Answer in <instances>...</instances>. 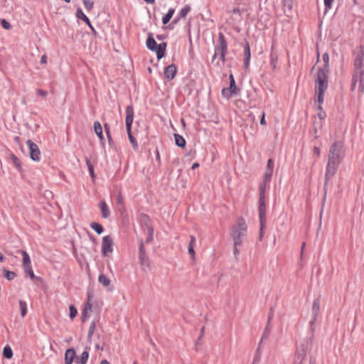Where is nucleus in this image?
<instances>
[{"label": "nucleus", "mask_w": 364, "mask_h": 364, "mask_svg": "<svg viewBox=\"0 0 364 364\" xmlns=\"http://www.w3.org/2000/svg\"><path fill=\"white\" fill-rule=\"evenodd\" d=\"M76 16L77 18L83 21L90 28H92V24L90 19L83 13L80 8H78L76 11Z\"/></svg>", "instance_id": "22"}, {"label": "nucleus", "mask_w": 364, "mask_h": 364, "mask_svg": "<svg viewBox=\"0 0 364 364\" xmlns=\"http://www.w3.org/2000/svg\"><path fill=\"white\" fill-rule=\"evenodd\" d=\"M31 279H34L36 278V276L33 272V270L31 269V271L28 272L27 273H26Z\"/></svg>", "instance_id": "63"}, {"label": "nucleus", "mask_w": 364, "mask_h": 364, "mask_svg": "<svg viewBox=\"0 0 364 364\" xmlns=\"http://www.w3.org/2000/svg\"><path fill=\"white\" fill-rule=\"evenodd\" d=\"M228 88H230V92L232 94H237V87L233 75L232 74L230 75V87Z\"/></svg>", "instance_id": "32"}, {"label": "nucleus", "mask_w": 364, "mask_h": 364, "mask_svg": "<svg viewBox=\"0 0 364 364\" xmlns=\"http://www.w3.org/2000/svg\"><path fill=\"white\" fill-rule=\"evenodd\" d=\"M329 71L318 70L316 90L317 94V101L319 104H322L324 100V93L328 88V73Z\"/></svg>", "instance_id": "3"}, {"label": "nucleus", "mask_w": 364, "mask_h": 364, "mask_svg": "<svg viewBox=\"0 0 364 364\" xmlns=\"http://www.w3.org/2000/svg\"><path fill=\"white\" fill-rule=\"evenodd\" d=\"M87 311L82 310L81 316L82 322H85L87 320Z\"/></svg>", "instance_id": "61"}, {"label": "nucleus", "mask_w": 364, "mask_h": 364, "mask_svg": "<svg viewBox=\"0 0 364 364\" xmlns=\"http://www.w3.org/2000/svg\"><path fill=\"white\" fill-rule=\"evenodd\" d=\"M37 93H38V95H39L40 96H41L43 97H46L48 95V92L43 90L41 89H38Z\"/></svg>", "instance_id": "49"}, {"label": "nucleus", "mask_w": 364, "mask_h": 364, "mask_svg": "<svg viewBox=\"0 0 364 364\" xmlns=\"http://www.w3.org/2000/svg\"><path fill=\"white\" fill-rule=\"evenodd\" d=\"M21 252L23 256V264H30L31 259L28 254L24 250H21Z\"/></svg>", "instance_id": "38"}, {"label": "nucleus", "mask_w": 364, "mask_h": 364, "mask_svg": "<svg viewBox=\"0 0 364 364\" xmlns=\"http://www.w3.org/2000/svg\"><path fill=\"white\" fill-rule=\"evenodd\" d=\"M339 166V164H333L328 162L325 173V181L323 185V189H324V195L323 198V203L326 200V193H327V186L328 184V182L330 179L336 174L337 169Z\"/></svg>", "instance_id": "5"}, {"label": "nucleus", "mask_w": 364, "mask_h": 364, "mask_svg": "<svg viewBox=\"0 0 364 364\" xmlns=\"http://www.w3.org/2000/svg\"><path fill=\"white\" fill-rule=\"evenodd\" d=\"M250 48L249 43L246 42L244 47V68L247 69L250 65Z\"/></svg>", "instance_id": "18"}, {"label": "nucleus", "mask_w": 364, "mask_h": 364, "mask_svg": "<svg viewBox=\"0 0 364 364\" xmlns=\"http://www.w3.org/2000/svg\"><path fill=\"white\" fill-rule=\"evenodd\" d=\"M323 60L324 62L323 67L319 69L326 71H329V55L327 53H325L323 55Z\"/></svg>", "instance_id": "31"}, {"label": "nucleus", "mask_w": 364, "mask_h": 364, "mask_svg": "<svg viewBox=\"0 0 364 364\" xmlns=\"http://www.w3.org/2000/svg\"><path fill=\"white\" fill-rule=\"evenodd\" d=\"M92 310V304L91 302H89V301H87L85 307L83 309V311H88Z\"/></svg>", "instance_id": "50"}, {"label": "nucleus", "mask_w": 364, "mask_h": 364, "mask_svg": "<svg viewBox=\"0 0 364 364\" xmlns=\"http://www.w3.org/2000/svg\"><path fill=\"white\" fill-rule=\"evenodd\" d=\"M320 311V299L317 298L312 306V319L310 322V325L312 327L314 323L316 321L318 313Z\"/></svg>", "instance_id": "15"}, {"label": "nucleus", "mask_w": 364, "mask_h": 364, "mask_svg": "<svg viewBox=\"0 0 364 364\" xmlns=\"http://www.w3.org/2000/svg\"><path fill=\"white\" fill-rule=\"evenodd\" d=\"M139 260L140 264L142 267L143 270H146V267H149V260L146 255V250L142 241L140 242L139 245Z\"/></svg>", "instance_id": "10"}, {"label": "nucleus", "mask_w": 364, "mask_h": 364, "mask_svg": "<svg viewBox=\"0 0 364 364\" xmlns=\"http://www.w3.org/2000/svg\"><path fill=\"white\" fill-rule=\"evenodd\" d=\"M95 328V321H92V323L90 324V328H89V330H88V333H87V339H88V341L91 340V338H92V334L94 333Z\"/></svg>", "instance_id": "39"}, {"label": "nucleus", "mask_w": 364, "mask_h": 364, "mask_svg": "<svg viewBox=\"0 0 364 364\" xmlns=\"http://www.w3.org/2000/svg\"><path fill=\"white\" fill-rule=\"evenodd\" d=\"M272 176H269V174H265L264 175V183H269L271 181Z\"/></svg>", "instance_id": "58"}, {"label": "nucleus", "mask_w": 364, "mask_h": 364, "mask_svg": "<svg viewBox=\"0 0 364 364\" xmlns=\"http://www.w3.org/2000/svg\"><path fill=\"white\" fill-rule=\"evenodd\" d=\"M88 348H85V350L82 353L80 357L79 358L77 362L81 364H86L87 360L89 358V352L87 350Z\"/></svg>", "instance_id": "26"}, {"label": "nucleus", "mask_w": 364, "mask_h": 364, "mask_svg": "<svg viewBox=\"0 0 364 364\" xmlns=\"http://www.w3.org/2000/svg\"><path fill=\"white\" fill-rule=\"evenodd\" d=\"M364 75V71L363 69H354L353 75L352 77V83H351V90H354L355 89L356 83L359 82V90L360 92H363V76Z\"/></svg>", "instance_id": "6"}, {"label": "nucleus", "mask_w": 364, "mask_h": 364, "mask_svg": "<svg viewBox=\"0 0 364 364\" xmlns=\"http://www.w3.org/2000/svg\"><path fill=\"white\" fill-rule=\"evenodd\" d=\"M146 44L147 48L152 51H154V49L156 48L157 43L154 40L152 33H150L148 34V38L146 39Z\"/></svg>", "instance_id": "23"}, {"label": "nucleus", "mask_w": 364, "mask_h": 364, "mask_svg": "<svg viewBox=\"0 0 364 364\" xmlns=\"http://www.w3.org/2000/svg\"><path fill=\"white\" fill-rule=\"evenodd\" d=\"M98 282L104 287H108L110 284L109 279L104 274H101L99 275Z\"/></svg>", "instance_id": "29"}, {"label": "nucleus", "mask_w": 364, "mask_h": 364, "mask_svg": "<svg viewBox=\"0 0 364 364\" xmlns=\"http://www.w3.org/2000/svg\"><path fill=\"white\" fill-rule=\"evenodd\" d=\"M273 315H274V309H273V307H271L270 310H269V315H268V323H267L268 325H269L270 321L272 318Z\"/></svg>", "instance_id": "53"}, {"label": "nucleus", "mask_w": 364, "mask_h": 364, "mask_svg": "<svg viewBox=\"0 0 364 364\" xmlns=\"http://www.w3.org/2000/svg\"><path fill=\"white\" fill-rule=\"evenodd\" d=\"M318 112L317 114V117L321 119V120H323L325 117H326V113L325 112L323 111V107L321 106V104H319L318 103Z\"/></svg>", "instance_id": "37"}, {"label": "nucleus", "mask_w": 364, "mask_h": 364, "mask_svg": "<svg viewBox=\"0 0 364 364\" xmlns=\"http://www.w3.org/2000/svg\"><path fill=\"white\" fill-rule=\"evenodd\" d=\"M266 183L263 182L259 185V218L260 223V230L259 240H262L263 235L264 233V229L266 225V205H265V191Z\"/></svg>", "instance_id": "1"}, {"label": "nucleus", "mask_w": 364, "mask_h": 364, "mask_svg": "<svg viewBox=\"0 0 364 364\" xmlns=\"http://www.w3.org/2000/svg\"><path fill=\"white\" fill-rule=\"evenodd\" d=\"M83 4L85 9L88 11H91L93 8L94 3L90 0H83Z\"/></svg>", "instance_id": "41"}, {"label": "nucleus", "mask_w": 364, "mask_h": 364, "mask_svg": "<svg viewBox=\"0 0 364 364\" xmlns=\"http://www.w3.org/2000/svg\"><path fill=\"white\" fill-rule=\"evenodd\" d=\"M264 117H265V113H264V112H263L262 114V117L260 119V122H259L260 124H262V125H264L266 124Z\"/></svg>", "instance_id": "62"}, {"label": "nucleus", "mask_w": 364, "mask_h": 364, "mask_svg": "<svg viewBox=\"0 0 364 364\" xmlns=\"http://www.w3.org/2000/svg\"><path fill=\"white\" fill-rule=\"evenodd\" d=\"M174 139L176 144L181 147L185 148L186 146V140L184 138L178 134H174Z\"/></svg>", "instance_id": "25"}, {"label": "nucleus", "mask_w": 364, "mask_h": 364, "mask_svg": "<svg viewBox=\"0 0 364 364\" xmlns=\"http://www.w3.org/2000/svg\"><path fill=\"white\" fill-rule=\"evenodd\" d=\"M333 0H324L325 6L328 9H330Z\"/></svg>", "instance_id": "57"}, {"label": "nucleus", "mask_w": 364, "mask_h": 364, "mask_svg": "<svg viewBox=\"0 0 364 364\" xmlns=\"http://www.w3.org/2000/svg\"><path fill=\"white\" fill-rule=\"evenodd\" d=\"M269 333H270V332H269V325L267 324V327H266V328H265V329H264V333H263V335H262V339H261V341H260L259 346L261 345V343H262V341H263L264 339H267V337H268V336H269Z\"/></svg>", "instance_id": "45"}, {"label": "nucleus", "mask_w": 364, "mask_h": 364, "mask_svg": "<svg viewBox=\"0 0 364 364\" xmlns=\"http://www.w3.org/2000/svg\"><path fill=\"white\" fill-rule=\"evenodd\" d=\"M364 59V46H360V52L354 60V69H363Z\"/></svg>", "instance_id": "13"}, {"label": "nucleus", "mask_w": 364, "mask_h": 364, "mask_svg": "<svg viewBox=\"0 0 364 364\" xmlns=\"http://www.w3.org/2000/svg\"><path fill=\"white\" fill-rule=\"evenodd\" d=\"M26 144L28 146L29 155L33 161H40L41 151L37 144L33 142L31 139L27 140Z\"/></svg>", "instance_id": "8"}, {"label": "nucleus", "mask_w": 364, "mask_h": 364, "mask_svg": "<svg viewBox=\"0 0 364 364\" xmlns=\"http://www.w3.org/2000/svg\"><path fill=\"white\" fill-rule=\"evenodd\" d=\"M174 12H175L174 9H170L168 10V13L164 16H163L162 22H163L164 25H166L170 21Z\"/></svg>", "instance_id": "27"}, {"label": "nucleus", "mask_w": 364, "mask_h": 364, "mask_svg": "<svg viewBox=\"0 0 364 364\" xmlns=\"http://www.w3.org/2000/svg\"><path fill=\"white\" fill-rule=\"evenodd\" d=\"M75 356L76 353L73 348L68 349L65 353V363L72 364Z\"/></svg>", "instance_id": "19"}, {"label": "nucleus", "mask_w": 364, "mask_h": 364, "mask_svg": "<svg viewBox=\"0 0 364 364\" xmlns=\"http://www.w3.org/2000/svg\"><path fill=\"white\" fill-rule=\"evenodd\" d=\"M247 234V225L243 218H239L236 223L232 227L230 236L233 240L234 246L241 245L243 238Z\"/></svg>", "instance_id": "2"}, {"label": "nucleus", "mask_w": 364, "mask_h": 364, "mask_svg": "<svg viewBox=\"0 0 364 364\" xmlns=\"http://www.w3.org/2000/svg\"><path fill=\"white\" fill-rule=\"evenodd\" d=\"M129 139L132 144L134 149H136L138 147L137 141L136 139L132 136V131L127 132Z\"/></svg>", "instance_id": "36"}, {"label": "nucleus", "mask_w": 364, "mask_h": 364, "mask_svg": "<svg viewBox=\"0 0 364 364\" xmlns=\"http://www.w3.org/2000/svg\"><path fill=\"white\" fill-rule=\"evenodd\" d=\"M148 234V237L146 238V242L149 243L153 240V235H154V228H149V230H146Z\"/></svg>", "instance_id": "43"}, {"label": "nucleus", "mask_w": 364, "mask_h": 364, "mask_svg": "<svg viewBox=\"0 0 364 364\" xmlns=\"http://www.w3.org/2000/svg\"><path fill=\"white\" fill-rule=\"evenodd\" d=\"M314 154L318 156L320 155V149L318 147L315 146L314 148Z\"/></svg>", "instance_id": "64"}, {"label": "nucleus", "mask_w": 364, "mask_h": 364, "mask_svg": "<svg viewBox=\"0 0 364 364\" xmlns=\"http://www.w3.org/2000/svg\"><path fill=\"white\" fill-rule=\"evenodd\" d=\"M278 55V51L277 50L274 43H273L271 47L269 56L270 65L273 70H275L277 69Z\"/></svg>", "instance_id": "14"}, {"label": "nucleus", "mask_w": 364, "mask_h": 364, "mask_svg": "<svg viewBox=\"0 0 364 364\" xmlns=\"http://www.w3.org/2000/svg\"><path fill=\"white\" fill-rule=\"evenodd\" d=\"M222 95H223V97H225L226 98H229L231 96L235 95V94H232L230 92V88H223L222 90Z\"/></svg>", "instance_id": "44"}, {"label": "nucleus", "mask_w": 364, "mask_h": 364, "mask_svg": "<svg viewBox=\"0 0 364 364\" xmlns=\"http://www.w3.org/2000/svg\"><path fill=\"white\" fill-rule=\"evenodd\" d=\"M1 24L2 27L6 30H9L11 28V25L5 19H1Z\"/></svg>", "instance_id": "46"}, {"label": "nucleus", "mask_w": 364, "mask_h": 364, "mask_svg": "<svg viewBox=\"0 0 364 364\" xmlns=\"http://www.w3.org/2000/svg\"><path fill=\"white\" fill-rule=\"evenodd\" d=\"M10 159H11L13 163L14 164L16 168L19 171H21L22 168H21V161H20L19 159L16 155H14V154H10Z\"/></svg>", "instance_id": "30"}, {"label": "nucleus", "mask_w": 364, "mask_h": 364, "mask_svg": "<svg viewBox=\"0 0 364 364\" xmlns=\"http://www.w3.org/2000/svg\"><path fill=\"white\" fill-rule=\"evenodd\" d=\"M113 240L109 235L103 237L102 242V253L104 256L107 257L109 253L113 251L112 249Z\"/></svg>", "instance_id": "9"}, {"label": "nucleus", "mask_w": 364, "mask_h": 364, "mask_svg": "<svg viewBox=\"0 0 364 364\" xmlns=\"http://www.w3.org/2000/svg\"><path fill=\"white\" fill-rule=\"evenodd\" d=\"M238 246L239 245H236V246H234V250H233V254H234V256H235V258L237 260L238 258H237V256L240 253V251L238 250Z\"/></svg>", "instance_id": "52"}, {"label": "nucleus", "mask_w": 364, "mask_h": 364, "mask_svg": "<svg viewBox=\"0 0 364 364\" xmlns=\"http://www.w3.org/2000/svg\"><path fill=\"white\" fill-rule=\"evenodd\" d=\"M308 341L301 344L300 347L296 351V359L299 361V364H302V362L305 360L307 353Z\"/></svg>", "instance_id": "12"}, {"label": "nucleus", "mask_w": 364, "mask_h": 364, "mask_svg": "<svg viewBox=\"0 0 364 364\" xmlns=\"http://www.w3.org/2000/svg\"><path fill=\"white\" fill-rule=\"evenodd\" d=\"M191 11V6L189 5L185 6L180 12L181 17L185 18L187 14Z\"/></svg>", "instance_id": "40"}, {"label": "nucleus", "mask_w": 364, "mask_h": 364, "mask_svg": "<svg viewBox=\"0 0 364 364\" xmlns=\"http://www.w3.org/2000/svg\"><path fill=\"white\" fill-rule=\"evenodd\" d=\"M3 356L6 359H11L13 357V351L10 346L6 345L3 350Z\"/></svg>", "instance_id": "28"}, {"label": "nucleus", "mask_w": 364, "mask_h": 364, "mask_svg": "<svg viewBox=\"0 0 364 364\" xmlns=\"http://www.w3.org/2000/svg\"><path fill=\"white\" fill-rule=\"evenodd\" d=\"M284 6H287L289 10L291 9V0H284Z\"/></svg>", "instance_id": "60"}, {"label": "nucleus", "mask_w": 364, "mask_h": 364, "mask_svg": "<svg viewBox=\"0 0 364 364\" xmlns=\"http://www.w3.org/2000/svg\"><path fill=\"white\" fill-rule=\"evenodd\" d=\"M88 170H89V172H90V174L92 177V179L95 178V172H94V167L93 166H90V167H88Z\"/></svg>", "instance_id": "59"}, {"label": "nucleus", "mask_w": 364, "mask_h": 364, "mask_svg": "<svg viewBox=\"0 0 364 364\" xmlns=\"http://www.w3.org/2000/svg\"><path fill=\"white\" fill-rule=\"evenodd\" d=\"M90 227L99 235L104 230L102 225L96 222L92 223Z\"/></svg>", "instance_id": "33"}, {"label": "nucleus", "mask_w": 364, "mask_h": 364, "mask_svg": "<svg viewBox=\"0 0 364 364\" xmlns=\"http://www.w3.org/2000/svg\"><path fill=\"white\" fill-rule=\"evenodd\" d=\"M94 129H95V134L100 138L102 145L104 146H105V139H104L103 134H102V127L99 122H95L94 123Z\"/></svg>", "instance_id": "21"}, {"label": "nucleus", "mask_w": 364, "mask_h": 364, "mask_svg": "<svg viewBox=\"0 0 364 364\" xmlns=\"http://www.w3.org/2000/svg\"><path fill=\"white\" fill-rule=\"evenodd\" d=\"M167 44L166 43H161L160 44H157L156 48L154 49V51L156 53V57L159 60L162 58L165 55V51L166 48Z\"/></svg>", "instance_id": "20"}, {"label": "nucleus", "mask_w": 364, "mask_h": 364, "mask_svg": "<svg viewBox=\"0 0 364 364\" xmlns=\"http://www.w3.org/2000/svg\"><path fill=\"white\" fill-rule=\"evenodd\" d=\"M100 208L101 209L102 218H107L109 216V210L105 201L103 200L100 202Z\"/></svg>", "instance_id": "24"}, {"label": "nucleus", "mask_w": 364, "mask_h": 364, "mask_svg": "<svg viewBox=\"0 0 364 364\" xmlns=\"http://www.w3.org/2000/svg\"><path fill=\"white\" fill-rule=\"evenodd\" d=\"M179 21V18H174L172 22L166 27L167 29H173L174 25L176 24Z\"/></svg>", "instance_id": "47"}, {"label": "nucleus", "mask_w": 364, "mask_h": 364, "mask_svg": "<svg viewBox=\"0 0 364 364\" xmlns=\"http://www.w3.org/2000/svg\"><path fill=\"white\" fill-rule=\"evenodd\" d=\"M69 310H70V315H69L70 318L71 319H73L77 314V309L73 305H70L69 307Z\"/></svg>", "instance_id": "42"}, {"label": "nucleus", "mask_w": 364, "mask_h": 364, "mask_svg": "<svg viewBox=\"0 0 364 364\" xmlns=\"http://www.w3.org/2000/svg\"><path fill=\"white\" fill-rule=\"evenodd\" d=\"M188 254L191 255V258L194 259L195 256H196L194 247H193L192 246L188 247Z\"/></svg>", "instance_id": "48"}, {"label": "nucleus", "mask_w": 364, "mask_h": 364, "mask_svg": "<svg viewBox=\"0 0 364 364\" xmlns=\"http://www.w3.org/2000/svg\"><path fill=\"white\" fill-rule=\"evenodd\" d=\"M343 144L341 141H335L330 147L328 162L340 164L341 161V153L343 151Z\"/></svg>", "instance_id": "4"}, {"label": "nucleus", "mask_w": 364, "mask_h": 364, "mask_svg": "<svg viewBox=\"0 0 364 364\" xmlns=\"http://www.w3.org/2000/svg\"><path fill=\"white\" fill-rule=\"evenodd\" d=\"M190 237H191V240H190L188 247L192 246L193 247H194V245L196 244V237L193 235H191Z\"/></svg>", "instance_id": "55"}, {"label": "nucleus", "mask_w": 364, "mask_h": 364, "mask_svg": "<svg viewBox=\"0 0 364 364\" xmlns=\"http://www.w3.org/2000/svg\"><path fill=\"white\" fill-rule=\"evenodd\" d=\"M4 277L9 281L14 279L16 277V273L14 272L9 271L6 269H4Z\"/></svg>", "instance_id": "35"}, {"label": "nucleus", "mask_w": 364, "mask_h": 364, "mask_svg": "<svg viewBox=\"0 0 364 364\" xmlns=\"http://www.w3.org/2000/svg\"><path fill=\"white\" fill-rule=\"evenodd\" d=\"M139 223L144 231L149 230V228H153L151 225L150 218L146 214L141 213L140 215Z\"/></svg>", "instance_id": "17"}, {"label": "nucleus", "mask_w": 364, "mask_h": 364, "mask_svg": "<svg viewBox=\"0 0 364 364\" xmlns=\"http://www.w3.org/2000/svg\"><path fill=\"white\" fill-rule=\"evenodd\" d=\"M219 43L215 46V54L213 61L216 58L217 55L220 53H227L228 45L224 35L222 33L218 34Z\"/></svg>", "instance_id": "7"}, {"label": "nucleus", "mask_w": 364, "mask_h": 364, "mask_svg": "<svg viewBox=\"0 0 364 364\" xmlns=\"http://www.w3.org/2000/svg\"><path fill=\"white\" fill-rule=\"evenodd\" d=\"M23 267L24 269L25 273H27L28 272L31 271L32 269L31 264H23Z\"/></svg>", "instance_id": "51"}, {"label": "nucleus", "mask_w": 364, "mask_h": 364, "mask_svg": "<svg viewBox=\"0 0 364 364\" xmlns=\"http://www.w3.org/2000/svg\"><path fill=\"white\" fill-rule=\"evenodd\" d=\"M19 306L21 309V315L22 317H24L27 314V304L26 301L20 300Z\"/></svg>", "instance_id": "34"}, {"label": "nucleus", "mask_w": 364, "mask_h": 364, "mask_svg": "<svg viewBox=\"0 0 364 364\" xmlns=\"http://www.w3.org/2000/svg\"><path fill=\"white\" fill-rule=\"evenodd\" d=\"M273 165H274L273 160L272 159H269L267 161V169L273 170Z\"/></svg>", "instance_id": "54"}, {"label": "nucleus", "mask_w": 364, "mask_h": 364, "mask_svg": "<svg viewBox=\"0 0 364 364\" xmlns=\"http://www.w3.org/2000/svg\"><path fill=\"white\" fill-rule=\"evenodd\" d=\"M177 72V68L176 65L171 64L170 65L165 68L164 75L168 80H171L175 77Z\"/></svg>", "instance_id": "16"}, {"label": "nucleus", "mask_w": 364, "mask_h": 364, "mask_svg": "<svg viewBox=\"0 0 364 364\" xmlns=\"http://www.w3.org/2000/svg\"><path fill=\"white\" fill-rule=\"evenodd\" d=\"M134 120V108L132 105H128L126 108V129L127 132L132 130V124Z\"/></svg>", "instance_id": "11"}, {"label": "nucleus", "mask_w": 364, "mask_h": 364, "mask_svg": "<svg viewBox=\"0 0 364 364\" xmlns=\"http://www.w3.org/2000/svg\"><path fill=\"white\" fill-rule=\"evenodd\" d=\"M117 202L118 204L121 205L123 207V198L120 193L118 195L117 198Z\"/></svg>", "instance_id": "56"}]
</instances>
